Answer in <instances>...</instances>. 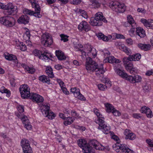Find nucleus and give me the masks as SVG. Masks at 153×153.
Here are the masks:
<instances>
[{
	"mask_svg": "<svg viewBox=\"0 0 153 153\" xmlns=\"http://www.w3.org/2000/svg\"><path fill=\"white\" fill-rule=\"evenodd\" d=\"M32 6L33 8H34L35 12L33 11L32 15H33L36 17L38 18H41L42 16L40 14L41 8L39 4H37L36 2H33L32 3Z\"/></svg>",
	"mask_w": 153,
	"mask_h": 153,
	"instance_id": "12",
	"label": "nucleus"
},
{
	"mask_svg": "<svg viewBox=\"0 0 153 153\" xmlns=\"http://www.w3.org/2000/svg\"><path fill=\"white\" fill-rule=\"evenodd\" d=\"M127 21L124 23V25L126 27H130L133 25V23H136L135 22L132 16L130 15H128L127 16Z\"/></svg>",
	"mask_w": 153,
	"mask_h": 153,
	"instance_id": "22",
	"label": "nucleus"
},
{
	"mask_svg": "<svg viewBox=\"0 0 153 153\" xmlns=\"http://www.w3.org/2000/svg\"><path fill=\"white\" fill-rule=\"evenodd\" d=\"M25 35H26L28 39H30V35L29 29H28L26 31L25 33Z\"/></svg>",
	"mask_w": 153,
	"mask_h": 153,
	"instance_id": "64",
	"label": "nucleus"
},
{
	"mask_svg": "<svg viewBox=\"0 0 153 153\" xmlns=\"http://www.w3.org/2000/svg\"><path fill=\"white\" fill-rule=\"evenodd\" d=\"M92 3L93 6H94V7L98 8L99 7L100 4L98 1V0H93L92 1Z\"/></svg>",
	"mask_w": 153,
	"mask_h": 153,
	"instance_id": "45",
	"label": "nucleus"
},
{
	"mask_svg": "<svg viewBox=\"0 0 153 153\" xmlns=\"http://www.w3.org/2000/svg\"><path fill=\"white\" fill-rule=\"evenodd\" d=\"M133 65L132 63L130 62L127 64L125 66L126 68L128 71V70H130V69L133 68Z\"/></svg>",
	"mask_w": 153,
	"mask_h": 153,
	"instance_id": "52",
	"label": "nucleus"
},
{
	"mask_svg": "<svg viewBox=\"0 0 153 153\" xmlns=\"http://www.w3.org/2000/svg\"><path fill=\"white\" fill-rule=\"evenodd\" d=\"M0 9L4 10V13L5 15H14L17 12V6L13 5L11 3H9L7 5H4L0 2Z\"/></svg>",
	"mask_w": 153,
	"mask_h": 153,
	"instance_id": "4",
	"label": "nucleus"
},
{
	"mask_svg": "<svg viewBox=\"0 0 153 153\" xmlns=\"http://www.w3.org/2000/svg\"><path fill=\"white\" fill-rule=\"evenodd\" d=\"M146 142L150 147H153V142H152V140L150 139H147L146 140Z\"/></svg>",
	"mask_w": 153,
	"mask_h": 153,
	"instance_id": "62",
	"label": "nucleus"
},
{
	"mask_svg": "<svg viewBox=\"0 0 153 153\" xmlns=\"http://www.w3.org/2000/svg\"><path fill=\"white\" fill-rule=\"evenodd\" d=\"M28 98L32 100L33 101L36 102L37 103L42 102L44 100L43 97L36 93H31Z\"/></svg>",
	"mask_w": 153,
	"mask_h": 153,
	"instance_id": "14",
	"label": "nucleus"
},
{
	"mask_svg": "<svg viewBox=\"0 0 153 153\" xmlns=\"http://www.w3.org/2000/svg\"><path fill=\"white\" fill-rule=\"evenodd\" d=\"M105 106L106 108V111L108 113L112 112L115 109L112 105L108 103H106Z\"/></svg>",
	"mask_w": 153,
	"mask_h": 153,
	"instance_id": "37",
	"label": "nucleus"
},
{
	"mask_svg": "<svg viewBox=\"0 0 153 153\" xmlns=\"http://www.w3.org/2000/svg\"><path fill=\"white\" fill-rule=\"evenodd\" d=\"M99 89L101 91H104L107 89V86L102 84H99L97 85Z\"/></svg>",
	"mask_w": 153,
	"mask_h": 153,
	"instance_id": "48",
	"label": "nucleus"
},
{
	"mask_svg": "<svg viewBox=\"0 0 153 153\" xmlns=\"http://www.w3.org/2000/svg\"><path fill=\"white\" fill-rule=\"evenodd\" d=\"M76 90V88H71V91L74 93V94L75 97L77 98L78 99L81 100H85V98L83 96L80 92H79L77 91V92L75 93Z\"/></svg>",
	"mask_w": 153,
	"mask_h": 153,
	"instance_id": "20",
	"label": "nucleus"
},
{
	"mask_svg": "<svg viewBox=\"0 0 153 153\" xmlns=\"http://www.w3.org/2000/svg\"><path fill=\"white\" fill-rule=\"evenodd\" d=\"M133 60V59L131 58L130 55L128 57H125L123 59V62L124 64L125 65H127L129 62V61H131Z\"/></svg>",
	"mask_w": 153,
	"mask_h": 153,
	"instance_id": "43",
	"label": "nucleus"
},
{
	"mask_svg": "<svg viewBox=\"0 0 153 153\" xmlns=\"http://www.w3.org/2000/svg\"><path fill=\"white\" fill-rule=\"evenodd\" d=\"M127 78V80L132 83L140 82L142 80L141 76L138 75H135L134 76H128Z\"/></svg>",
	"mask_w": 153,
	"mask_h": 153,
	"instance_id": "15",
	"label": "nucleus"
},
{
	"mask_svg": "<svg viewBox=\"0 0 153 153\" xmlns=\"http://www.w3.org/2000/svg\"><path fill=\"white\" fill-rule=\"evenodd\" d=\"M29 17L26 15H22L17 20L19 24L26 25L29 22Z\"/></svg>",
	"mask_w": 153,
	"mask_h": 153,
	"instance_id": "16",
	"label": "nucleus"
},
{
	"mask_svg": "<svg viewBox=\"0 0 153 153\" xmlns=\"http://www.w3.org/2000/svg\"><path fill=\"white\" fill-rule=\"evenodd\" d=\"M21 145L22 146L24 153H31L32 150L30 146L29 141L26 139H22L21 141Z\"/></svg>",
	"mask_w": 153,
	"mask_h": 153,
	"instance_id": "11",
	"label": "nucleus"
},
{
	"mask_svg": "<svg viewBox=\"0 0 153 153\" xmlns=\"http://www.w3.org/2000/svg\"><path fill=\"white\" fill-rule=\"evenodd\" d=\"M96 36L99 39H102V40L107 42L109 40L108 37L104 35L102 33H99L96 34Z\"/></svg>",
	"mask_w": 153,
	"mask_h": 153,
	"instance_id": "34",
	"label": "nucleus"
},
{
	"mask_svg": "<svg viewBox=\"0 0 153 153\" xmlns=\"http://www.w3.org/2000/svg\"><path fill=\"white\" fill-rule=\"evenodd\" d=\"M42 44L45 47L50 46L53 43L52 37L49 36L48 33H46L42 35L41 39Z\"/></svg>",
	"mask_w": 153,
	"mask_h": 153,
	"instance_id": "10",
	"label": "nucleus"
},
{
	"mask_svg": "<svg viewBox=\"0 0 153 153\" xmlns=\"http://www.w3.org/2000/svg\"><path fill=\"white\" fill-rule=\"evenodd\" d=\"M65 120H66L63 123L65 126H67L72 123L74 120V119L72 117H66Z\"/></svg>",
	"mask_w": 153,
	"mask_h": 153,
	"instance_id": "35",
	"label": "nucleus"
},
{
	"mask_svg": "<svg viewBox=\"0 0 153 153\" xmlns=\"http://www.w3.org/2000/svg\"><path fill=\"white\" fill-rule=\"evenodd\" d=\"M119 47L120 49L125 52L128 55H130L131 54V50L124 45H120Z\"/></svg>",
	"mask_w": 153,
	"mask_h": 153,
	"instance_id": "29",
	"label": "nucleus"
},
{
	"mask_svg": "<svg viewBox=\"0 0 153 153\" xmlns=\"http://www.w3.org/2000/svg\"><path fill=\"white\" fill-rule=\"evenodd\" d=\"M41 112L43 114H46L50 110V105L48 104H42L41 107Z\"/></svg>",
	"mask_w": 153,
	"mask_h": 153,
	"instance_id": "30",
	"label": "nucleus"
},
{
	"mask_svg": "<svg viewBox=\"0 0 153 153\" xmlns=\"http://www.w3.org/2000/svg\"><path fill=\"white\" fill-rule=\"evenodd\" d=\"M88 144L91 146V147L93 146V147L95 148V147L97 146L98 144L97 141L94 140H91Z\"/></svg>",
	"mask_w": 153,
	"mask_h": 153,
	"instance_id": "44",
	"label": "nucleus"
},
{
	"mask_svg": "<svg viewBox=\"0 0 153 153\" xmlns=\"http://www.w3.org/2000/svg\"><path fill=\"white\" fill-rule=\"evenodd\" d=\"M79 12L81 14V15L84 18L87 19L88 18V16L86 12L84 10H79Z\"/></svg>",
	"mask_w": 153,
	"mask_h": 153,
	"instance_id": "49",
	"label": "nucleus"
},
{
	"mask_svg": "<svg viewBox=\"0 0 153 153\" xmlns=\"http://www.w3.org/2000/svg\"><path fill=\"white\" fill-rule=\"evenodd\" d=\"M94 112L97 117V119L95 120V122L99 125L97 129L101 130L105 134H107L110 132V127L104 121V118L102 117L99 111L97 109H94Z\"/></svg>",
	"mask_w": 153,
	"mask_h": 153,
	"instance_id": "2",
	"label": "nucleus"
},
{
	"mask_svg": "<svg viewBox=\"0 0 153 153\" xmlns=\"http://www.w3.org/2000/svg\"><path fill=\"white\" fill-rule=\"evenodd\" d=\"M124 134L126 136L125 138L126 139H129L130 140H133L135 139L136 138L135 134L128 130L126 129L125 131Z\"/></svg>",
	"mask_w": 153,
	"mask_h": 153,
	"instance_id": "18",
	"label": "nucleus"
},
{
	"mask_svg": "<svg viewBox=\"0 0 153 153\" xmlns=\"http://www.w3.org/2000/svg\"><path fill=\"white\" fill-rule=\"evenodd\" d=\"M61 89L64 93L66 95H68L69 94V92L67 90V88L65 87L62 88Z\"/></svg>",
	"mask_w": 153,
	"mask_h": 153,
	"instance_id": "63",
	"label": "nucleus"
},
{
	"mask_svg": "<svg viewBox=\"0 0 153 153\" xmlns=\"http://www.w3.org/2000/svg\"><path fill=\"white\" fill-rule=\"evenodd\" d=\"M45 115V117H47L49 119L51 120L54 119L56 116L52 112H51L50 111L48 112V113H47Z\"/></svg>",
	"mask_w": 153,
	"mask_h": 153,
	"instance_id": "40",
	"label": "nucleus"
},
{
	"mask_svg": "<svg viewBox=\"0 0 153 153\" xmlns=\"http://www.w3.org/2000/svg\"><path fill=\"white\" fill-rule=\"evenodd\" d=\"M78 28L81 31L84 30L87 32L91 30L90 25L85 21H82L78 25Z\"/></svg>",
	"mask_w": 153,
	"mask_h": 153,
	"instance_id": "13",
	"label": "nucleus"
},
{
	"mask_svg": "<svg viewBox=\"0 0 153 153\" xmlns=\"http://www.w3.org/2000/svg\"><path fill=\"white\" fill-rule=\"evenodd\" d=\"M109 6L113 10L119 13L124 12L126 8L124 4L116 1H111L109 4Z\"/></svg>",
	"mask_w": 153,
	"mask_h": 153,
	"instance_id": "5",
	"label": "nucleus"
},
{
	"mask_svg": "<svg viewBox=\"0 0 153 153\" xmlns=\"http://www.w3.org/2000/svg\"><path fill=\"white\" fill-rule=\"evenodd\" d=\"M24 68L25 70L28 72V73L33 74L34 73L35 71V70L34 69H32L30 68L28 66H25Z\"/></svg>",
	"mask_w": 153,
	"mask_h": 153,
	"instance_id": "41",
	"label": "nucleus"
},
{
	"mask_svg": "<svg viewBox=\"0 0 153 153\" xmlns=\"http://www.w3.org/2000/svg\"><path fill=\"white\" fill-rule=\"evenodd\" d=\"M18 112L23 113L24 111V106L22 105H19L18 108Z\"/></svg>",
	"mask_w": 153,
	"mask_h": 153,
	"instance_id": "60",
	"label": "nucleus"
},
{
	"mask_svg": "<svg viewBox=\"0 0 153 153\" xmlns=\"http://www.w3.org/2000/svg\"><path fill=\"white\" fill-rule=\"evenodd\" d=\"M104 147L103 146H102L101 145H97V146L95 147V148L96 150H104Z\"/></svg>",
	"mask_w": 153,
	"mask_h": 153,
	"instance_id": "59",
	"label": "nucleus"
},
{
	"mask_svg": "<svg viewBox=\"0 0 153 153\" xmlns=\"http://www.w3.org/2000/svg\"><path fill=\"white\" fill-rule=\"evenodd\" d=\"M81 1V0H71L70 2L73 4H79Z\"/></svg>",
	"mask_w": 153,
	"mask_h": 153,
	"instance_id": "58",
	"label": "nucleus"
},
{
	"mask_svg": "<svg viewBox=\"0 0 153 153\" xmlns=\"http://www.w3.org/2000/svg\"><path fill=\"white\" fill-rule=\"evenodd\" d=\"M22 51H25L27 50V47L25 44L23 42L22 43L20 47L19 48Z\"/></svg>",
	"mask_w": 153,
	"mask_h": 153,
	"instance_id": "56",
	"label": "nucleus"
},
{
	"mask_svg": "<svg viewBox=\"0 0 153 153\" xmlns=\"http://www.w3.org/2000/svg\"><path fill=\"white\" fill-rule=\"evenodd\" d=\"M22 120L23 125L27 123H29V122L27 117L25 116H23L22 117L20 118Z\"/></svg>",
	"mask_w": 153,
	"mask_h": 153,
	"instance_id": "47",
	"label": "nucleus"
},
{
	"mask_svg": "<svg viewBox=\"0 0 153 153\" xmlns=\"http://www.w3.org/2000/svg\"><path fill=\"white\" fill-rule=\"evenodd\" d=\"M82 151L84 153H89L92 152L93 151V148L91 147L88 143L85 145V146L83 147L82 148Z\"/></svg>",
	"mask_w": 153,
	"mask_h": 153,
	"instance_id": "31",
	"label": "nucleus"
},
{
	"mask_svg": "<svg viewBox=\"0 0 153 153\" xmlns=\"http://www.w3.org/2000/svg\"><path fill=\"white\" fill-rule=\"evenodd\" d=\"M39 79L43 83H45L48 84H49L51 83L49 78L44 75L39 76Z\"/></svg>",
	"mask_w": 153,
	"mask_h": 153,
	"instance_id": "26",
	"label": "nucleus"
},
{
	"mask_svg": "<svg viewBox=\"0 0 153 153\" xmlns=\"http://www.w3.org/2000/svg\"><path fill=\"white\" fill-rule=\"evenodd\" d=\"M114 149L117 152L119 153H134V152L129 148L125 144L117 143L113 146Z\"/></svg>",
	"mask_w": 153,
	"mask_h": 153,
	"instance_id": "8",
	"label": "nucleus"
},
{
	"mask_svg": "<svg viewBox=\"0 0 153 153\" xmlns=\"http://www.w3.org/2000/svg\"><path fill=\"white\" fill-rule=\"evenodd\" d=\"M119 47L120 49L125 52L128 55H130L131 54V50L124 45H120Z\"/></svg>",
	"mask_w": 153,
	"mask_h": 153,
	"instance_id": "27",
	"label": "nucleus"
},
{
	"mask_svg": "<svg viewBox=\"0 0 153 153\" xmlns=\"http://www.w3.org/2000/svg\"><path fill=\"white\" fill-rule=\"evenodd\" d=\"M103 64H101L100 66H98L97 63L90 57H88L86 59L85 68L89 73L95 71L97 72L96 75L97 76L100 74H103L105 71L103 69Z\"/></svg>",
	"mask_w": 153,
	"mask_h": 153,
	"instance_id": "1",
	"label": "nucleus"
},
{
	"mask_svg": "<svg viewBox=\"0 0 153 153\" xmlns=\"http://www.w3.org/2000/svg\"><path fill=\"white\" fill-rule=\"evenodd\" d=\"M141 22L143 23L146 27L148 28L150 25V23L148 22L147 20L144 19H142L140 20Z\"/></svg>",
	"mask_w": 153,
	"mask_h": 153,
	"instance_id": "46",
	"label": "nucleus"
},
{
	"mask_svg": "<svg viewBox=\"0 0 153 153\" xmlns=\"http://www.w3.org/2000/svg\"><path fill=\"white\" fill-rule=\"evenodd\" d=\"M105 60H107L108 62L111 63H118L120 62L119 59H116L113 56L108 57V58H106ZM105 61V62H106V61H105V60H104V61Z\"/></svg>",
	"mask_w": 153,
	"mask_h": 153,
	"instance_id": "32",
	"label": "nucleus"
},
{
	"mask_svg": "<svg viewBox=\"0 0 153 153\" xmlns=\"http://www.w3.org/2000/svg\"><path fill=\"white\" fill-rule=\"evenodd\" d=\"M112 113L114 115L116 116H120L121 115L120 113L118 111L116 110L115 108Z\"/></svg>",
	"mask_w": 153,
	"mask_h": 153,
	"instance_id": "54",
	"label": "nucleus"
},
{
	"mask_svg": "<svg viewBox=\"0 0 153 153\" xmlns=\"http://www.w3.org/2000/svg\"><path fill=\"white\" fill-rule=\"evenodd\" d=\"M131 58L133 59L132 61H136L139 60L141 57V55L140 53H136L133 55H130Z\"/></svg>",
	"mask_w": 153,
	"mask_h": 153,
	"instance_id": "39",
	"label": "nucleus"
},
{
	"mask_svg": "<svg viewBox=\"0 0 153 153\" xmlns=\"http://www.w3.org/2000/svg\"><path fill=\"white\" fill-rule=\"evenodd\" d=\"M119 47L120 49L125 52L128 55H130L131 54V50L124 45H120Z\"/></svg>",
	"mask_w": 153,
	"mask_h": 153,
	"instance_id": "28",
	"label": "nucleus"
},
{
	"mask_svg": "<svg viewBox=\"0 0 153 153\" xmlns=\"http://www.w3.org/2000/svg\"><path fill=\"white\" fill-rule=\"evenodd\" d=\"M136 34L141 38H144L146 36V33L143 29L140 27L136 28Z\"/></svg>",
	"mask_w": 153,
	"mask_h": 153,
	"instance_id": "23",
	"label": "nucleus"
},
{
	"mask_svg": "<svg viewBox=\"0 0 153 153\" xmlns=\"http://www.w3.org/2000/svg\"><path fill=\"white\" fill-rule=\"evenodd\" d=\"M45 72L49 78H53L54 76L53 72V69L50 66H48L46 68Z\"/></svg>",
	"mask_w": 153,
	"mask_h": 153,
	"instance_id": "33",
	"label": "nucleus"
},
{
	"mask_svg": "<svg viewBox=\"0 0 153 153\" xmlns=\"http://www.w3.org/2000/svg\"><path fill=\"white\" fill-rule=\"evenodd\" d=\"M137 25L136 23H133L132 25V28L129 31V34L131 37H134V33L135 29L137 27Z\"/></svg>",
	"mask_w": 153,
	"mask_h": 153,
	"instance_id": "38",
	"label": "nucleus"
},
{
	"mask_svg": "<svg viewBox=\"0 0 153 153\" xmlns=\"http://www.w3.org/2000/svg\"><path fill=\"white\" fill-rule=\"evenodd\" d=\"M141 112L142 113H145L148 117L151 118L153 116L152 112L151 109L146 106H143L141 108Z\"/></svg>",
	"mask_w": 153,
	"mask_h": 153,
	"instance_id": "17",
	"label": "nucleus"
},
{
	"mask_svg": "<svg viewBox=\"0 0 153 153\" xmlns=\"http://www.w3.org/2000/svg\"><path fill=\"white\" fill-rule=\"evenodd\" d=\"M34 53L35 56H38L39 59L45 62H48L50 59V58L52 57L51 54L47 50L41 51L36 50Z\"/></svg>",
	"mask_w": 153,
	"mask_h": 153,
	"instance_id": "7",
	"label": "nucleus"
},
{
	"mask_svg": "<svg viewBox=\"0 0 153 153\" xmlns=\"http://www.w3.org/2000/svg\"><path fill=\"white\" fill-rule=\"evenodd\" d=\"M60 36L61 37V40L62 41H63L64 42H66L68 41V36L63 34L60 35Z\"/></svg>",
	"mask_w": 153,
	"mask_h": 153,
	"instance_id": "50",
	"label": "nucleus"
},
{
	"mask_svg": "<svg viewBox=\"0 0 153 153\" xmlns=\"http://www.w3.org/2000/svg\"><path fill=\"white\" fill-rule=\"evenodd\" d=\"M33 11H32L30 10H28L27 9H25L23 11V13L25 15L28 14L30 16H32V13Z\"/></svg>",
	"mask_w": 153,
	"mask_h": 153,
	"instance_id": "51",
	"label": "nucleus"
},
{
	"mask_svg": "<svg viewBox=\"0 0 153 153\" xmlns=\"http://www.w3.org/2000/svg\"><path fill=\"white\" fill-rule=\"evenodd\" d=\"M137 46L141 50L145 51H148L150 50L151 45L149 44L140 43L138 44Z\"/></svg>",
	"mask_w": 153,
	"mask_h": 153,
	"instance_id": "25",
	"label": "nucleus"
},
{
	"mask_svg": "<svg viewBox=\"0 0 153 153\" xmlns=\"http://www.w3.org/2000/svg\"><path fill=\"white\" fill-rule=\"evenodd\" d=\"M25 127L28 130H30L32 128V126L30 125V122L29 123H27L24 125Z\"/></svg>",
	"mask_w": 153,
	"mask_h": 153,
	"instance_id": "57",
	"label": "nucleus"
},
{
	"mask_svg": "<svg viewBox=\"0 0 153 153\" xmlns=\"http://www.w3.org/2000/svg\"><path fill=\"white\" fill-rule=\"evenodd\" d=\"M133 117L135 118L138 119L141 117V114L138 113H134L133 114Z\"/></svg>",
	"mask_w": 153,
	"mask_h": 153,
	"instance_id": "61",
	"label": "nucleus"
},
{
	"mask_svg": "<svg viewBox=\"0 0 153 153\" xmlns=\"http://www.w3.org/2000/svg\"><path fill=\"white\" fill-rule=\"evenodd\" d=\"M77 143L79 146L82 149L88 143L84 139H79L77 141Z\"/></svg>",
	"mask_w": 153,
	"mask_h": 153,
	"instance_id": "36",
	"label": "nucleus"
},
{
	"mask_svg": "<svg viewBox=\"0 0 153 153\" xmlns=\"http://www.w3.org/2000/svg\"><path fill=\"white\" fill-rule=\"evenodd\" d=\"M115 72L121 77L127 80V78L128 75L123 70H121L119 68H114Z\"/></svg>",
	"mask_w": 153,
	"mask_h": 153,
	"instance_id": "21",
	"label": "nucleus"
},
{
	"mask_svg": "<svg viewBox=\"0 0 153 153\" xmlns=\"http://www.w3.org/2000/svg\"><path fill=\"white\" fill-rule=\"evenodd\" d=\"M21 97L23 99L28 98L31 93L30 92V89L27 84L21 85L19 88Z\"/></svg>",
	"mask_w": 153,
	"mask_h": 153,
	"instance_id": "9",
	"label": "nucleus"
},
{
	"mask_svg": "<svg viewBox=\"0 0 153 153\" xmlns=\"http://www.w3.org/2000/svg\"><path fill=\"white\" fill-rule=\"evenodd\" d=\"M130 73L133 74H135L138 72V70L136 68H132L130 70H128V71Z\"/></svg>",
	"mask_w": 153,
	"mask_h": 153,
	"instance_id": "53",
	"label": "nucleus"
},
{
	"mask_svg": "<svg viewBox=\"0 0 153 153\" xmlns=\"http://www.w3.org/2000/svg\"><path fill=\"white\" fill-rule=\"evenodd\" d=\"M56 81L57 82L59 83V85L60 86L61 88H62V87H64V82L62 81V80L60 79H56Z\"/></svg>",
	"mask_w": 153,
	"mask_h": 153,
	"instance_id": "55",
	"label": "nucleus"
},
{
	"mask_svg": "<svg viewBox=\"0 0 153 153\" xmlns=\"http://www.w3.org/2000/svg\"><path fill=\"white\" fill-rule=\"evenodd\" d=\"M143 90L145 92L148 91L151 89V85L146 83L143 86Z\"/></svg>",
	"mask_w": 153,
	"mask_h": 153,
	"instance_id": "42",
	"label": "nucleus"
},
{
	"mask_svg": "<svg viewBox=\"0 0 153 153\" xmlns=\"http://www.w3.org/2000/svg\"><path fill=\"white\" fill-rule=\"evenodd\" d=\"M56 55L58 59L60 60H65L66 59L64 53L61 50H56Z\"/></svg>",
	"mask_w": 153,
	"mask_h": 153,
	"instance_id": "24",
	"label": "nucleus"
},
{
	"mask_svg": "<svg viewBox=\"0 0 153 153\" xmlns=\"http://www.w3.org/2000/svg\"><path fill=\"white\" fill-rule=\"evenodd\" d=\"M4 56L8 60L13 61L15 63H18V60L16 56L15 55L10 54L8 53H5L4 54Z\"/></svg>",
	"mask_w": 153,
	"mask_h": 153,
	"instance_id": "19",
	"label": "nucleus"
},
{
	"mask_svg": "<svg viewBox=\"0 0 153 153\" xmlns=\"http://www.w3.org/2000/svg\"><path fill=\"white\" fill-rule=\"evenodd\" d=\"M7 16L0 18V23L7 28L12 27L15 25L16 20L13 17Z\"/></svg>",
	"mask_w": 153,
	"mask_h": 153,
	"instance_id": "6",
	"label": "nucleus"
},
{
	"mask_svg": "<svg viewBox=\"0 0 153 153\" xmlns=\"http://www.w3.org/2000/svg\"><path fill=\"white\" fill-rule=\"evenodd\" d=\"M95 16L90 19L89 23L91 25L94 26H100L102 25V22L105 23H107V21L103 16L102 13L98 12L95 14Z\"/></svg>",
	"mask_w": 153,
	"mask_h": 153,
	"instance_id": "3",
	"label": "nucleus"
}]
</instances>
